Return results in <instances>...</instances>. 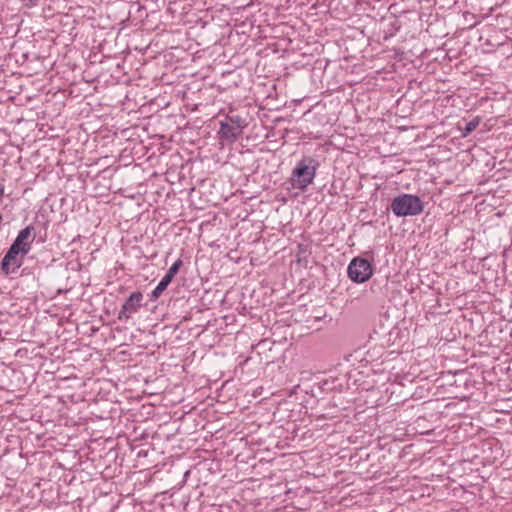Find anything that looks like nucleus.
<instances>
[{
  "label": "nucleus",
  "instance_id": "f257e3e1",
  "mask_svg": "<svg viewBox=\"0 0 512 512\" xmlns=\"http://www.w3.org/2000/svg\"><path fill=\"white\" fill-rule=\"evenodd\" d=\"M316 166V161L313 158H304L299 161L290 179L292 187L301 191L307 189L315 178Z\"/></svg>",
  "mask_w": 512,
  "mask_h": 512
},
{
  "label": "nucleus",
  "instance_id": "f03ea898",
  "mask_svg": "<svg viewBox=\"0 0 512 512\" xmlns=\"http://www.w3.org/2000/svg\"><path fill=\"white\" fill-rule=\"evenodd\" d=\"M421 199L412 194H402L395 197L391 203V210L397 217L415 216L423 211Z\"/></svg>",
  "mask_w": 512,
  "mask_h": 512
},
{
  "label": "nucleus",
  "instance_id": "7ed1b4c3",
  "mask_svg": "<svg viewBox=\"0 0 512 512\" xmlns=\"http://www.w3.org/2000/svg\"><path fill=\"white\" fill-rule=\"evenodd\" d=\"M347 273L353 282L364 283L373 275V267L367 259L355 257L350 262Z\"/></svg>",
  "mask_w": 512,
  "mask_h": 512
},
{
  "label": "nucleus",
  "instance_id": "20e7f679",
  "mask_svg": "<svg viewBox=\"0 0 512 512\" xmlns=\"http://www.w3.org/2000/svg\"><path fill=\"white\" fill-rule=\"evenodd\" d=\"M34 227L27 226L24 229H22L13 244L11 245V248L18 251L22 256H25L29 253L31 250V245L35 239V235L33 234Z\"/></svg>",
  "mask_w": 512,
  "mask_h": 512
},
{
  "label": "nucleus",
  "instance_id": "39448f33",
  "mask_svg": "<svg viewBox=\"0 0 512 512\" xmlns=\"http://www.w3.org/2000/svg\"><path fill=\"white\" fill-rule=\"evenodd\" d=\"M142 300L143 295L141 292H133L123 304L121 311L119 313V319H129L132 316V314L136 313L139 310V308L141 307Z\"/></svg>",
  "mask_w": 512,
  "mask_h": 512
},
{
  "label": "nucleus",
  "instance_id": "423d86ee",
  "mask_svg": "<svg viewBox=\"0 0 512 512\" xmlns=\"http://www.w3.org/2000/svg\"><path fill=\"white\" fill-rule=\"evenodd\" d=\"M23 257L18 251L9 248L1 262V269L6 274L15 272L22 265Z\"/></svg>",
  "mask_w": 512,
  "mask_h": 512
},
{
  "label": "nucleus",
  "instance_id": "0eeeda50",
  "mask_svg": "<svg viewBox=\"0 0 512 512\" xmlns=\"http://www.w3.org/2000/svg\"><path fill=\"white\" fill-rule=\"evenodd\" d=\"M241 132L238 128L228 124L221 123L219 135L221 139L235 141L241 136Z\"/></svg>",
  "mask_w": 512,
  "mask_h": 512
},
{
  "label": "nucleus",
  "instance_id": "6e6552de",
  "mask_svg": "<svg viewBox=\"0 0 512 512\" xmlns=\"http://www.w3.org/2000/svg\"><path fill=\"white\" fill-rule=\"evenodd\" d=\"M171 281L172 280L169 278V276L165 275L161 279V281L158 283L156 288L152 291L151 298L153 300H156L157 298H159L161 296V294L166 290L168 285L171 283Z\"/></svg>",
  "mask_w": 512,
  "mask_h": 512
},
{
  "label": "nucleus",
  "instance_id": "1a4fd4ad",
  "mask_svg": "<svg viewBox=\"0 0 512 512\" xmlns=\"http://www.w3.org/2000/svg\"><path fill=\"white\" fill-rule=\"evenodd\" d=\"M227 119L231 123L230 125L238 128L240 131H242V128L245 126L244 120L240 116H238V115L227 116Z\"/></svg>",
  "mask_w": 512,
  "mask_h": 512
},
{
  "label": "nucleus",
  "instance_id": "9d476101",
  "mask_svg": "<svg viewBox=\"0 0 512 512\" xmlns=\"http://www.w3.org/2000/svg\"><path fill=\"white\" fill-rule=\"evenodd\" d=\"M182 266V260L178 259L175 261L172 266L169 268V270L166 273V276H169L171 280L175 277V275L178 273L180 267Z\"/></svg>",
  "mask_w": 512,
  "mask_h": 512
},
{
  "label": "nucleus",
  "instance_id": "9b49d317",
  "mask_svg": "<svg viewBox=\"0 0 512 512\" xmlns=\"http://www.w3.org/2000/svg\"><path fill=\"white\" fill-rule=\"evenodd\" d=\"M486 449H489L491 452H493V441H491V440L482 441V453H485Z\"/></svg>",
  "mask_w": 512,
  "mask_h": 512
},
{
  "label": "nucleus",
  "instance_id": "f8f14e48",
  "mask_svg": "<svg viewBox=\"0 0 512 512\" xmlns=\"http://www.w3.org/2000/svg\"><path fill=\"white\" fill-rule=\"evenodd\" d=\"M497 459V455H492V456H486L484 458V462H482L483 465H486V464H491L494 462V460Z\"/></svg>",
  "mask_w": 512,
  "mask_h": 512
},
{
  "label": "nucleus",
  "instance_id": "ddd939ff",
  "mask_svg": "<svg viewBox=\"0 0 512 512\" xmlns=\"http://www.w3.org/2000/svg\"><path fill=\"white\" fill-rule=\"evenodd\" d=\"M476 125L477 123H475L474 121L469 122L466 127V133L473 131L476 128Z\"/></svg>",
  "mask_w": 512,
  "mask_h": 512
},
{
  "label": "nucleus",
  "instance_id": "4468645a",
  "mask_svg": "<svg viewBox=\"0 0 512 512\" xmlns=\"http://www.w3.org/2000/svg\"><path fill=\"white\" fill-rule=\"evenodd\" d=\"M500 452V448L496 447V453L498 454Z\"/></svg>",
  "mask_w": 512,
  "mask_h": 512
},
{
  "label": "nucleus",
  "instance_id": "2eb2a0df",
  "mask_svg": "<svg viewBox=\"0 0 512 512\" xmlns=\"http://www.w3.org/2000/svg\"><path fill=\"white\" fill-rule=\"evenodd\" d=\"M2 222V215L0 214V223Z\"/></svg>",
  "mask_w": 512,
  "mask_h": 512
}]
</instances>
